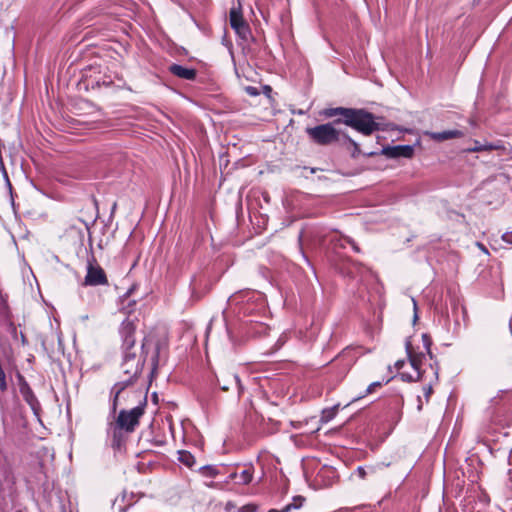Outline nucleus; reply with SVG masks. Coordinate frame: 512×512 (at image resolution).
Masks as SVG:
<instances>
[{
  "mask_svg": "<svg viewBox=\"0 0 512 512\" xmlns=\"http://www.w3.org/2000/svg\"><path fill=\"white\" fill-rule=\"evenodd\" d=\"M229 479L231 480H236V482L238 481V473L237 472H233L229 475Z\"/></svg>",
  "mask_w": 512,
  "mask_h": 512,
  "instance_id": "obj_33",
  "label": "nucleus"
},
{
  "mask_svg": "<svg viewBox=\"0 0 512 512\" xmlns=\"http://www.w3.org/2000/svg\"><path fill=\"white\" fill-rule=\"evenodd\" d=\"M335 123H344L365 136H369L373 132L381 129L380 123L375 121V116L364 109L353 108L348 119H337Z\"/></svg>",
  "mask_w": 512,
  "mask_h": 512,
  "instance_id": "obj_3",
  "label": "nucleus"
},
{
  "mask_svg": "<svg viewBox=\"0 0 512 512\" xmlns=\"http://www.w3.org/2000/svg\"><path fill=\"white\" fill-rule=\"evenodd\" d=\"M423 345L425 347V350L427 353L432 357L431 351H430V345H431V339L427 334L422 335Z\"/></svg>",
  "mask_w": 512,
  "mask_h": 512,
  "instance_id": "obj_23",
  "label": "nucleus"
},
{
  "mask_svg": "<svg viewBox=\"0 0 512 512\" xmlns=\"http://www.w3.org/2000/svg\"><path fill=\"white\" fill-rule=\"evenodd\" d=\"M246 92L250 95V96H257L259 95V92H258V89L256 87H253V86H247L245 88Z\"/></svg>",
  "mask_w": 512,
  "mask_h": 512,
  "instance_id": "obj_27",
  "label": "nucleus"
},
{
  "mask_svg": "<svg viewBox=\"0 0 512 512\" xmlns=\"http://www.w3.org/2000/svg\"><path fill=\"white\" fill-rule=\"evenodd\" d=\"M108 283L104 270L99 265L88 264L87 274L85 276L84 285L98 286Z\"/></svg>",
  "mask_w": 512,
  "mask_h": 512,
  "instance_id": "obj_6",
  "label": "nucleus"
},
{
  "mask_svg": "<svg viewBox=\"0 0 512 512\" xmlns=\"http://www.w3.org/2000/svg\"><path fill=\"white\" fill-rule=\"evenodd\" d=\"M424 395L426 397V401L429 400L430 395L432 394V381H430L428 384H426L423 387Z\"/></svg>",
  "mask_w": 512,
  "mask_h": 512,
  "instance_id": "obj_26",
  "label": "nucleus"
},
{
  "mask_svg": "<svg viewBox=\"0 0 512 512\" xmlns=\"http://www.w3.org/2000/svg\"><path fill=\"white\" fill-rule=\"evenodd\" d=\"M429 367L433 372L434 381H437L438 380V368H434L432 364H430Z\"/></svg>",
  "mask_w": 512,
  "mask_h": 512,
  "instance_id": "obj_30",
  "label": "nucleus"
},
{
  "mask_svg": "<svg viewBox=\"0 0 512 512\" xmlns=\"http://www.w3.org/2000/svg\"><path fill=\"white\" fill-rule=\"evenodd\" d=\"M122 431L123 429H120L116 424L115 426L111 427L112 447L115 449H119L121 447Z\"/></svg>",
  "mask_w": 512,
  "mask_h": 512,
  "instance_id": "obj_19",
  "label": "nucleus"
},
{
  "mask_svg": "<svg viewBox=\"0 0 512 512\" xmlns=\"http://www.w3.org/2000/svg\"><path fill=\"white\" fill-rule=\"evenodd\" d=\"M477 245L481 248V251H484L485 253H488V250L486 249V247L483 244L478 243Z\"/></svg>",
  "mask_w": 512,
  "mask_h": 512,
  "instance_id": "obj_35",
  "label": "nucleus"
},
{
  "mask_svg": "<svg viewBox=\"0 0 512 512\" xmlns=\"http://www.w3.org/2000/svg\"><path fill=\"white\" fill-rule=\"evenodd\" d=\"M352 110L353 108L344 107L328 108L323 111V115L328 118L342 116V120H346L349 118L350 114L352 113Z\"/></svg>",
  "mask_w": 512,
  "mask_h": 512,
  "instance_id": "obj_12",
  "label": "nucleus"
},
{
  "mask_svg": "<svg viewBox=\"0 0 512 512\" xmlns=\"http://www.w3.org/2000/svg\"><path fill=\"white\" fill-rule=\"evenodd\" d=\"M254 468L253 466H246L240 473H238V484L247 485L253 480Z\"/></svg>",
  "mask_w": 512,
  "mask_h": 512,
  "instance_id": "obj_16",
  "label": "nucleus"
},
{
  "mask_svg": "<svg viewBox=\"0 0 512 512\" xmlns=\"http://www.w3.org/2000/svg\"><path fill=\"white\" fill-rule=\"evenodd\" d=\"M16 378L18 381L19 392H20L21 396L23 397V399L34 394L30 385L28 384L25 377L21 373H17Z\"/></svg>",
  "mask_w": 512,
  "mask_h": 512,
  "instance_id": "obj_14",
  "label": "nucleus"
},
{
  "mask_svg": "<svg viewBox=\"0 0 512 512\" xmlns=\"http://www.w3.org/2000/svg\"><path fill=\"white\" fill-rule=\"evenodd\" d=\"M346 139L348 140V142L353 145L354 147V152H360V149H359V145L358 143H356L353 139H351L349 136H345Z\"/></svg>",
  "mask_w": 512,
  "mask_h": 512,
  "instance_id": "obj_29",
  "label": "nucleus"
},
{
  "mask_svg": "<svg viewBox=\"0 0 512 512\" xmlns=\"http://www.w3.org/2000/svg\"><path fill=\"white\" fill-rule=\"evenodd\" d=\"M221 389L224 391L229 390L230 384H235L239 390H241L240 379L237 374H232L229 372H222L221 376L217 378Z\"/></svg>",
  "mask_w": 512,
  "mask_h": 512,
  "instance_id": "obj_10",
  "label": "nucleus"
},
{
  "mask_svg": "<svg viewBox=\"0 0 512 512\" xmlns=\"http://www.w3.org/2000/svg\"><path fill=\"white\" fill-rule=\"evenodd\" d=\"M146 398H143L137 406L130 410H121L116 419V425L124 431L131 433L139 424L140 418L144 414L146 407Z\"/></svg>",
  "mask_w": 512,
  "mask_h": 512,
  "instance_id": "obj_5",
  "label": "nucleus"
},
{
  "mask_svg": "<svg viewBox=\"0 0 512 512\" xmlns=\"http://www.w3.org/2000/svg\"><path fill=\"white\" fill-rule=\"evenodd\" d=\"M257 508L253 504H247L239 508L238 512H256Z\"/></svg>",
  "mask_w": 512,
  "mask_h": 512,
  "instance_id": "obj_25",
  "label": "nucleus"
},
{
  "mask_svg": "<svg viewBox=\"0 0 512 512\" xmlns=\"http://www.w3.org/2000/svg\"><path fill=\"white\" fill-rule=\"evenodd\" d=\"M305 501V498L302 496H295L293 498V501L286 506H284L282 509H270L268 512H290L293 509H299L302 507L303 503Z\"/></svg>",
  "mask_w": 512,
  "mask_h": 512,
  "instance_id": "obj_15",
  "label": "nucleus"
},
{
  "mask_svg": "<svg viewBox=\"0 0 512 512\" xmlns=\"http://www.w3.org/2000/svg\"><path fill=\"white\" fill-rule=\"evenodd\" d=\"M405 349L409 359V364L412 367L413 372L401 371L406 366V362L404 360H398L395 363V367L400 371L399 376L403 381L406 382L425 380V371L421 370L423 361L426 359L425 353L415 352L409 340H406L405 342Z\"/></svg>",
  "mask_w": 512,
  "mask_h": 512,
  "instance_id": "obj_2",
  "label": "nucleus"
},
{
  "mask_svg": "<svg viewBox=\"0 0 512 512\" xmlns=\"http://www.w3.org/2000/svg\"><path fill=\"white\" fill-rule=\"evenodd\" d=\"M432 140L437 142H442L448 139L460 138L463 136V133L460 130H447L442 132H426Z\"/></svg>",
  "mask_w": 512,
  "mask_h": 512,
  "instance_id": "obj_11",
  "label": "nucleus"
},
{
  "mask_svg": "<svg viewBox=\"0 0 512 512\" xmlns=\"http://www.w3.org/2000/svg\"><path fill=\"white\" fill-rule=\"evenodd\" d=\"M133 291V288L129 289L122 297V310L130 314L134 310V306L136 305V300H131L130 296Z\"/></svg>",
  "mask_w": 512,
  "mask_h": 512,
  "instance_id": "obj_18",
  "label": "nucleus"
},
{
  "mask_svg": "<svg viewBox=\"0 0 512 512\" xmlns=\"http://www.w3.org/2000/svg\"><path fill=\"white\" fill-rule=\"evenodd\" d=\"M178 460L189 468H192L195 464V457L189 451H179Z\"/></svg>",
  "mask_w": 512,
  "mask_h": 512,
  "instance_id": "obj_20",
  "label": "nucleus"
},
{
  "mask_svg": "<svg viewBox=\"0 0 512 512\" xmlns=\"http://www.w3.org/2000/svg\"><path fill=\"white\" fill-rule=\"evenodd\" d=\"M502 239H503V241H505L509 244H512V231L504 233L502 235Z\"/></svg>",
  "mask_w": 512,
  "mask_h": 512,
  "instance_id": "obj_28",
  "label": "nucleus"
},
{
  "mask_svg": "<svg viewBox=\"0 0 512 512\" xmlns=\"http://www.w3.org/2000/svg\"><path fill=\"white\" fill-rule=\"evenodd\" d=\"M381 386H382V383H381V382H379V381H376V382L371 383V384L367 387V389H366V394H371V393H373V392L376 390V388H380Z\"/></svg>",
  "mask_w": 512,
  "mask_h": 512,
  "instance_id": "obj_24",
  "label": "nucleus"
},
{
  "mask_svg": "<svg viewBox=\"0 0 512 512\" xmlns=\"http://www.w3.org/2000/svg\"><path fill=\"white\" fill-rule=\"evenodd\" d=\"M351 245H352V248H353L354 251H356V252L360 251L358 246L353 241H351Z\"/></svg>",
  "mask_w": 512,
  "mask_h": 512,
  "instance_id": "obj_34",
  "label": "nucleus"
},
{
  "mask_svg": "<svg viewBox=\"0 0 512 512\" xmlns=\"http://www.w3.org/2000/svg\"><path fill=\"white\" fill-rule=\"evenodd\" d=\"M357 473H358V475H359L361 478H364V477H365V475H366V471H365V469H364L363 467H358V468H357Z\"/></svg>",
  "mask_w": 512,
  "mask_h": 512,
  "instance_id": "obj_31",
  "label": "nucleus"
},
{
  "mask_svg": "<svg viewBox=\"0 0 512 512\" xmlns=\"http://www.w3.org/2000/svg\"><path fill=\"white\" fill-rule=\"evenodd\" d=\"M503 148V146L500 143H485L482 144L481 142L475 140L474 146L467 149V152H481V151H492V150H499Z\"/></svg>",
  "mask_w": 512,
  "mask_h": 512,
  "instance_id": "obj_13",
  "label": "nucleus"
},
{
  "mask_svg": "<svg viewBox=\"0 0 512 512\" xmlns=\"http://www.w3.org/2000/svg\"><path fill=\"white\" fill-rule=\"evenodd\" d=\"M412 302H413V307H414V320H417L418 318V315H417V302L414 298H412Z\"/></svg>",
  "mask_w": 512,
  "mask_h": 512,
  "instance_id": "obj_32",
  "label": "nucleus"
},
{
  "mask_svg": "<svg viewBox=\"0 0 512 512\" xmlns=\"http://www.w3.org/2000/svg\"><path fill=\"white\" fill-rule=\"evenodd\" d=\"M135 332H136V323L133 319L126 318L120 326L119 334L122 340V352H123V360L121 363V371H122V379L115 383L111 389V394L113 395L112 400V411L115 412L121 393L130 385H132L139 375L142 372L144 362L146 357L144 356L146 341L142 343L141 354H137L134 350L135 346Z\"/></svg>",
  "mask_w": 512,
  "mask_h": 512,
  "instance_id": "obj_1",
  "label": "nucleus"
},
{
  "mask_svg": "<svg viewBox=\"0 0 512 512\" xmlns=\"http://www.w3.org/2000/svg\"><path fill=\"white\" fill-rule=\"evenodd\" d=\"M150 362H151L152 371H155L157 369L158 363H159V345H157L155 347V350L153 352Z\"/></svg>",
  "mask_w": 512,
  "mask_h": 512,
  "instance_id": "obj_22",
  "label": "nucleus"
},
{
  "mask_svg": "<svg viewBox=\"0 0 512 512\" xmlns=\"http://www.w3.org/2000/svg\"><path fill=\"white\" fill-rule=\"evenodd\" d=\"M230 25L243 40H247L250 36L249 25L243 19L242 14L236 9H231L230 11Z\"/></svg>",
  "mask_w": 512,
  "mask_h": 512,
  "instance_id": "obj_7",
  "label": "nucleus"
},
{
  "mask_svg": "<svg viewBox=\"0 0 512 512\" xmlns=\"http://www.w3.org/2000/svg\"><path fill=\"white\" fill-rule=\"evenodd\" d=\"M24 401L30 406L31 410L33 411V414L36 416V418L39 420L41 416V404L36 397L35 394L28 396L27 398H24Z\"/></svg>",
  "mask_w": 512,
  "mask_h": 512,
  "instance_id": "obj_17",
  "label": "nucleus"
},
{
  "mask_svg": "<svg viewBox=\"0 0 512 512\" xmlns=\"http://www.w3.org/2000/svg\"><path fill=\"white\" fill-rule=\"evenodd\" d=\"M169 71L181 79L194 80L196 78V70L193 68H187L179 64H172L169 67Z\"/></svg>",
  "mask_w": 512,
  "mask_h": 512,
  "instance_id": "obj_9",
  "label": "nucleus"
},
{
  "mask_svg": "<svg viewBox=\"0 0 512 512\" xmlns=\"http://www.w3.org/2000/svg\"><path fill=\"white\" fill-rule=\"evenodd\" d=\"M333 123L320 124L315 127L306 128L305 132L312 142L321 146H328L339 140L340 132Z\"/></svg>",
  "mask_w": 512,
  "mask_h": 512,
  "instance_id": "obj_4",
  "label": "nucleus"
},
{
  "mask_svg": "<svg viewBox=\"0 0 512 512\" xmlns=\"http://www.w3.org/2000/svg\"><path fill=\"white\" fill-rule=\"evenodd\" d=\"M201 473L206 477H215L218 474V470L214 466H202L200 468Z\"/></svg>",
  "mask_w": 512,
  "mask_h": 512,
  "instance_id": "obj_21",
  "label": "nucleus"
},
{
  "mask_svg": "<svg viewBox=\"0 0 512 512\" xmlns=\"http://www.w3.org/2000/svg\"><path fill=\"white\" fill-rule=\"evenodd\" d=\"M382 154L388 158H411L414 148L411 145L387 146L382 149Z\"/></svg>",
  "mask_w": 512,
  "mask_h": 512,
  "instance_id": "obj_8",
  "label": "nucleus"
}]
</instances>
